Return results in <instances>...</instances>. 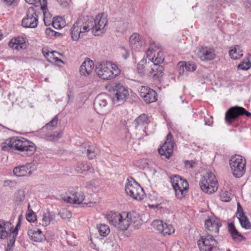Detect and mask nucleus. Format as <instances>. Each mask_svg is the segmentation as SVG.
Instances as JSON below:
<instances>
[{
  "label": "nucleus",
  "mask_w": 251,
  "mask_h": 251,
  "mask_svg": "<svg viewBox=\"0 0 251 251\" xmlns=\"http://www.w3.org/2000/svg\"><path fill=\"white\" fill-rule=\"evenodd\" d=\"M106 18L103 14H99L95 19L90 17L87 20L85 18L78 19L71 28L72 39L77 41L80 34L91 30L95 36H100L106 31L107 24Z\"/></svg>",
  "instance_id": "obj_1"
},
{
  "label": "nucleus",
  "mask_w": 251,
  "mask_h": 251,
  "mask_svg": "<svg viewBox=\"0 0 251 251\" xmlns=\"http://www.w3.org/2000/svg\"><path fill=\"white\" fill-rule=\"evenodd\" d=\"M106 219L109 224L120 230H126L131 224L137 228L142 225L139 214L135 211L122 214L111 212L106 215Z\"/></svg>",
  "instance_id": "obj_2"
},
{
  "label": "nucleus",
  "mask_w": 251,
  "mask_h": 251,
  "mask_svg": "<svg viewBox=\"0 0 251 251\" xmlns=\"http://www.w3.org/2000/svg\"><path fill=\"white\" fill-rule=\"evenodd\" d=\"M2 150L8 151L14 149L20 151L19 154L23 156H29L35 152L36 147L35 145L25 138L18 139L13 137L7 140L2 144Z\"/></svg>",
  "instance_id": "obj_3"
},
{
  "label": "nucleus",
  "mask_w": 251,
  "mask_h": 251,
  "mask_svg": "<svg viewBox=\"0 0 251 251\" xmlns=\"http://www.w3.org/2000/svg\"><path fill=\"white\" fill-rule=\"evenodd\" d=\"M199 184L201 190L209 194L215 192L218 187V181L215 175L211 172L206 173L201 177Z\"/></svg>",
  "instance_id": "obj_4"
},
{
  "label": "nucleus",
  "mask_w": 251,
  "mask_h": 251,
  "mask_svg": "<svg viewBox=\"0 0 251 251\" xmlns=\"http://www.w3.org/2000/svg\"><path fill=\"white\" fill-rule=\"evenodd\" d=\"M172 186L175 191L177 199L182 200L186 195L189 188L187 180L179 176H173L170 177Z\"/></svg>",
  "instance_id": "obj_5"
},
{
  "label": "nucleus",
  "mask_w": 251,
  "mask_h": 251,
  "mask_svg": "<svg viewBox=\"0 0 251 251\" xmlns=\"http://www.w3.org/2000/svg\"><path fill=\"white\" fill-rule=\"evenodd\" d=\"M246 160L242 156L235 155L230 158L229 164L234 176L241 177L246 172Z\"/></svg>",
  "instance_id": "obj_6"
},
{
  "label": "nucleus",
  "mask_w": 251,
  "mask_h": 251,
  "mask_svg": "<svg viewBox=\"0 0 251 251\" xmlns=\"http://www.w3.org/2000/svg\"><path fill=\"white\" fill-rule=\"evenodd\" d=\"M125 191L127 195L134 199L141 201L144 199L145 193L141 186L134 179H127Z\"/></svg>",
  "instance_id": "obj_7"
},
{
  "label": "nucleus",
  "mask_w": 251,
  "mask_h": 251,
  "mask_svg": "<svg viewBox=\"0 0 251 251\" xmlns=\"http://www.w3.org/2000/svg\"><path fill=\"white\" fill-rule=\"evenodd\" d=\"M245 115L247 117L251 116V113L247 111L245 108L235 106L229 108L226 113L225 120L230 125L232 121L236 119L239 116Z\"/></svg>",
  "instance_id": "obj_8"
},
{
  "label": "nucleus",
  "mask_w": 251,
  "mask_h": 251,
  "mask_svg": "<svg viewBox=\"0 0 251 251\" xmlns=\"http://www.w3.org/2000/svg\"><path fill=\"white\" fill-rule=\"evenodd\" d=\"M215 236L207 234L201 237L198 241L200 251H212L217 247L218 242L214 238Z\"/></svg>",
  "instance_id": "obj_9"
},
{
  "label": "nucleus",
  "mask_w": 251,
  "mask_h": 251,
  "mask_svg": "<svg viewBox=\"0 0 251 251\" xmlns=\"http://www.w3.org/2000/svg\"><path fill=\"white\" fill-rule=\"evenodd\" d=\"M38 23V16L33 7L28 8L26 16L22 22V25L27 28H34L37 26Z\"/></svg>",
  "instance_id": "obj_10"
},
{
  "label": "nucleus",
  "mask_w": 251,
  "mask_h": 251,
  "mask_svg": "<svg viewBox=\"0 0 251 251\" xmlns=\"http://www.w3.org/2000/svg\"><path fill=\"white\" fill-rule=\"evenodd\" d=\"M175 142L173 140V136L169 132L166 137V141L164 144L158 149L159 153L161 156H164L167 159H169L173 152Z\"/></svg>",
  "instance_id": "obj_11"
},
{
  "label": "nucleus",
  "mask_w": 251,
  "mask_h": 251,
  "mask_svg": "<svg viewBox=\"0 0 251 251\" xmlns=\"http://www.w3.org/2000/svg\"><path fill=\"white\" fill-rule=\"evenodd\" d=\"M71 195L62 197L67 203L80 204L84 200V195L83 192L77 189L70 192Z\"/></svg>",
  "instance_id": "obj_12"
},
{
  "label": "nucleus",
  "mask_w": 251,
  "mask_h": 251,
  "mask_svg": "<svg viewBox=\"0 0 251 251\" xmlns=\"http://www.w3.org/2000/svg\"><path fill=\"white\" fill-rule=\"evenodd\" d=\"M204 226L207 234L216 237L219 234V228L222 226V224L217 219H208L205 221Z\"/></svg>",
  "instance_id": "obj_13"
},
{
  "label": "nucleus",
  "mask_w": 251,
  "mask_h": 251,
  "mask_svg": "<svg viewBox=\"0 0 251 251\" xmlns=\"http://www.w3.org/2000/svg\"><path fill=\"white\" fill-rule=\"evenodd\" d=\"M113 89L114 95L113 97V100L114 102L117 101L123 103L129 96L127 89L120 83L115 85Z\"/></svg>",
  "instance_id": "obj_14"
},
{
  "label": "nucleus",
  "mask_w": 251,
  "mask_h": 251,
  "mask_svg": "<svg viewBox=\"0 0 251 251\" xmlns=\"http://www.w3.org/2000/svg\"><path fill=\"white\" fill-rule=\"evenodd\" d=\"M152 225L155 229L158 231L159 233L163 235H169L175 232V229L172 225H168L159 220L153 221L152 223Z\"/></svg>",
  "instance_id": "obj_15"
},
{
  "label": "nucleus",
  "mask_w": 251,
  "mask_h": 251,
  "mask_svg": "<svg viewBox=\"0 0 251 251\" xmlns=\"http://www.w3.org/2000/svg\"><path fill=\"white\" fill-rule=\"evenodd\" d=\"M139 91L140 97L143 98L147 103L154 102L157 100V94L153 89L142 86L139 88Z\"/></svg>",
  "instance_id": "obj_16"
},
{
  "label": "nucleus",
  "mask_w": 251,
  "mask_h": 251,
  "mask_svg": "<svg viewBox=\"0 0 251 251\" xmlns=\"http://www.w3.org/2000/svg\"><path fill=\"white\" fill-rule=\"evenodd\" d=\"M34 170V165L32 163H27L15 167L13 169V172L16 176L21 177L30 175Z\"/></svg>",
  "instance_id": "obj_17"
},
{
  "label": "nucleus",
  "mask_w": 251,
  "mask_h": 251,
  "mask_svg": "<svg viewBox=\"0 0 251 251\" xmlns=\"http://www.w3.org/2000/svg\"><path fill=\"white\" fill-rule=\"evenodd\" d=\"M96 72L99 77L102 79L113 78V74L107 65L106 62L100 64L97 67Z\"/></svg>",
  "instance_id": "obj_18"
},
{
  "label": "nucleus",
  "mask_w": 251,
  "mask_h": 251,
  "mask_svg": "<svg viewBox=\"0 0 251 251\" xmlns=\"http://www.w3.org/2000/svg\"><path fill=\"white\" fill-rule=\"evenodd\" d=\"M80 151L82 153H85L90 159H95L100 153V150L95 145L82 144L80 147Z\"/></svg>",
  "instance_id": "obj_19"
},
{
  "label": "nucleus",
  "mask_w": 251,
  "mask_h": 251,
  "mask_svg": "<svg viewBox=\"0 0 251 251\" xmlns=\"http://www.w3.org/2000/svg\"><path fill=\"white\" fill-rule=\"evenodd\" d=\"M236 214L241 226L246 229L251 228V223L247 217L245 215L243 209L239 202L237 203V211Z\"/></svg>",
  "instance_id": "obj_20"
},
{
  "label": "nucleus",
  "mask_w": 251,
  "mask_h": 251,
  "mask_svg": "<svg viewBox=\"0 0 251 251\" xmlns=\"http://www.w3.org/2000/svg\"><path fill=\"white\" fill-rule=\"evenodd\" d=\"M13 226L9 222L0 221V239H5L10 237Z\"/></svg>",
  "instance_id": "obj_21"
},
{
  "label": "nucleus",
  "mask_w": 251,
  "mask_h": 251,
  "mask_svg": "<svg viewBox=\"0 0 251 251\" xmlns=\"http://www.w3.org/2000/svg\"><path fill=\"white\" fill-rule=\"evenodd\" d=\"M94 70V63L89 58H87L80 67L81 75L87 76L91 74Z\"/></svg>",
  "instance_id": "obj_22"
},
{
  "label": "nucleus",
  "mask_w": 251,
  "mask_h": 251,
  "mask_svg": "<svg viewBox=\"0 0 251 251\" xmlns=\"http://www.w3.org/2000/svg\"><path fill=\"white\" fill-rule=\"evenodd\" d=\"M129 44L132 47H142L145 46V40L139 34L134 33L130 37Z\"/></svg>",
  "instance_id": "obj_23"
},
{
  "label": "nucleus",
  "mask_w": 251,
  "mask_h": 251,
  "mask_svg": "<svg viewBox=\"0 0 251 251\" xmlns=\"http://www.w3.org/2000/svg\"><path fill=\"white\" fill-rule=\"evenodd\" d=\"M108 96L105 94L98 95L95 100L94 105L95 108L98 110H100L105 107L107 104Z\"/></svg>",
  "instance_id": "obj_24"
},
{
  "label": "nucleus",
  "mask_w": 251,
  "mask_h": 251,
  "mask_svg": "<svg viewBox=\"0 0 251 251\" xmlns=\"http://www.w3.org/2000/svg\"><path fill=\"white\" fill-rule=\"evenodd\" d=\"M198 56L202 61H208L213 59L215 58L214 51L209 49L201 48L198 54Z\"/></svg>",
  "instance_id": "obj_25"
},
{
  "label": "nucleus",
  "mask_w": 251,
  "mask_h": 251,
  "mask_svg": "<svg viewBox=\"0 0 251 251\" xmlns=\"http://www.w3.org/2000/svg\"><path fill=\"white\" fill-rule=\"evenodd\" d=\"M27 234L31 240L35 242H41L44 237L42 232L38 229H29L27 231Z\"/></svg>",
  "instance_id": "obj_26"
},
{
  "label": "nucleus",
  "mask_w": 251,
  "mask_h": 251,
  "mask_svg": "<svg viewBox=\"0 0 251 251\" xmlns=\"http://www.w3.org/2000/svg\"><path fill=\"white\" fill-rule=\"evenodd\" d=\"M54 220L55 215L52 212L47 211L43 213L42 219L40 224L42 225L43 226H47Z\"/></svg>",
  "instance_id": "obj_27"
},
{
  "label": "nucleus",
  "mask_w": 251,
  "mask_h": 251,
  "mask_svg": "<svg viewBox=\"0 0 251 251\" xmlns=\"http://www.w3.org/2000/svg\"><path fill=\"white\" fill-rule=\"evenodd\" d=\"M160 64H152L150 67H151V71L150 74L153 75L154 77L159 78L163 75V67L160 65Z\"/></svg>",
  "instance_id": "obj_28"
},
{
  "label": "nucleus",
  "mask_w": 251,
  "mask_h": 251,
  "mask_svg": "<svg viewBox=\"0 0 251 251\" xmlns=\"http://www.w3.org/2000/svg\"><path fill=\"white\" fill-rule=\"evenodd\" d=\"M149 117L145 114H142L138 117L134 121L133 124L136 127L143 126L149 123Z\"/></svg>",
  "instance_id": "obj_29"
},
{
  "label": "nucleus",
  "mask_w": 251,
  "mask_h": 251,
  "mask_svg": "<svg viewBox=\"0 0 251 251\" xmlns=\"http://www.w3.org/2000/svg\"><path fill=\"white\" fill-rule=\"evenodd\" d=\"M149 64V62L147 63V59H142L137 64V70L138 73L141 75H144L147 69V66H148Z\"/></svg>",
  "instance_id": "obj_30"
},
{
  "label": "nucleus",
  "mask_w": 251,
  "mask_h": 251,
  "mask_svg": "<svg viewBox=\"0 0 251 251\" xmlns=\"http://www.w3.org/2000/svg\"><path fill=\"white\" fill-rule=\"evenodd\" d=\"M76 171L79 173H82L84 171L94 172V169L91 166L85 162L79 163L76 168Z\"/></svg>",
  "instance_id": "obj_31"
},
{
  "label": "nucleus",
  "mask_w": 251,
  "mask_h": 251,
  "mask_svg": "<svg viewBox=\"0 0 251 251\" xmlns=\"http://www.w3.org/2000/svg\"><path fill=\"white\" fill-rule=\"evenodd\" d=\"M8 45L10 47H13L14 45L20 46V47H22V45L26 46L25 38L20 36L13 38L9 42Z\"/></svg>",
  "instance_id": "obj_32"
},
{
  "label": "nucleus",
  "mask_w": 251,
  "mask_h": 251,
  "mask_svg": "<svg viewBox=\"0 0 251 251\" xmlns=\"http://www.w3.org/2000/svg\"><path fill=\"white\" fill-rule=\"evenodd\" d=\"M63 134L61 130L59 131L54 132L53 133H48L46 134L45 138L47 141H57L60 139Z\"/></svg>",
  "instance_id": "obj_33"
},
{
  "label": "nucleus",
  "mask_w": 251,
  "mask_h": 251,
  "mask_svg": "<svg viewBox=\"0 0 251 251\" xmlns=\"http://www.w3.org/2000/svg\"><path fill=\"white\" fill-rule=\"evenodd\" d=\"M65 24V21L61 17L53 18L52 20V25L56 29H60L64 27Z\"/></svg>",
  "instance_id": "obj_34"
},
{
  "label": "nucleus",
  "mask_w": 251,
  "mask_h": 251,
  "mask_svg": "<svg viewBox=\"0 0 251 251\" xmlns=\"http://www.w3.org/2000/svg\"><path fill=\"white\" fill-rule=\"evenodd\" d=\"M25 191L23 189H19L16 191L14 194L15 201L18 204H21L25 199Z\"/></svg>",
  "instance_id": "obj_35"
},
{
  "label": "nucleus",
  "mask_w": 251,
  "mask_h": 251,
  "mask_svg": "<svg viewBox=\"0 0 251 251\" xmlns=\"http://www.w3.org/2000/svg\"><path fill=\"white\" fill-rule=\"evenodd\" d=\"M241 48H233L229 51V55L233 59H238L243 56Z\"/></svg>",
  "instance_id": "obj_36"
},
{
  "label": "nucleus",
  "mask_w": 251,
  "mask_h": 251,
  "mask_svg": "<svg viewBox=\"0 0 251 251\" xmlns=\"http://www.w3.org/2000/svg\"><path fill=\"white\" fill-rule=\"evenodd\" d=\"M151 59V63L161 64L164 60V56L162 51H159L156 55L154 54L153 56Z\"/></svg>",
  "instance_id": "obj_37"
},
{
  "label": "nucleus",
  "mask_w": 251,
  "mask_h": 251,
  "mask_svg": "<svg viewBox=\"0 0 251 251\" xmlns=\"http://www.w3.org/2000/svg\"><path fill=\"white\" fill-rule=\"evenodd\" d=\"M42 52L45 57L50 62H51L55 59L54 53H58L55 51L48 50V48H43Z\"/></svg>",
  "instance_id": "obj_38"
},
{
  "label": "nucleus",
  "mask_w": 251,
  "mask_h": 251,
  "mask_svg": "<svg viewBox=\"0 0 251 251\" xmlns=\"http://www.w3.org/2000/svg\"><path fill=\"white\" fill-rule=\"evenodd\" d=\"M228 230L233 239H236L239 237H241V234L236 229L234 224L232 223L228 224Z\"/></svg>",
  "instance_id": "obj_39"
},
{
  "label": "nucleus",
  "mask_w": 251,
  "mask_h": 251,
  "mask_svg": "<svg viewBox=\"0 0 251 251\" xmlns=\"http://www.w3.org/2000/svg\"><path fill=\"white\" fill-rule=\"evenodd\" d=\"M97 228L100 234L102 236H107L110 232L109 226L105 224H101L98 226Z\"/></svg>",
  "instance_id": "obj_40"
},
{
  "label": "nucleus",
  "mask_w": 251,
  "mask_h": 251,
  "mask_svg": "<svg viewBox=\"0 0 251 251\" xmlns=\"http://www.w3.org/2000/svg\"><path fill=\"white\" fill-rule=\"evenodd\" d=\"M23 217L22 215H20L18 217V221L17 223L16 226L14 229L11 230V233L10 236H13L17 237L18 234V231L19 229L20 228L21 226V221L23 220Z\"/></svg>",
  "instance_id": "obj_41"
},
{
  "label": "nucleus",
  "mask_w": 251,
  "mask_h": 251,
  "mask_svg": "<svg viewBox=\"0 0 251 251\" xmlns=\"http://www.w3.org/2000/svg\"><path fill=\"white\" fill-rule=\"evenodd\" d=\"M107 65L108 66L111 67L112 70V72L113 74V78H114L116 76L118 75L120 73V70L119 69L117 65L114 63H112L110 61H106Z\"/></svg>",
  "instance_id": "obj_42"
},
{
  "label": "nucleus",
  "mask_w": 251,
  "mask_h": 251,
  "mask_svg": "<svg viewBox=\"0 0 251 251\" xmlns=\"http://www.w3.org/2000/svg\"><path fill=\"white\" fill-rule=\"evenodd\" d=\"M177 69L178 72L180 75H185L186 71V62L181 61L179 62L177 65Z\"/></svg>",
  "instance_id": "obj_43"
},
{
  "label": "nucleus",
  "mask_w": 251,
  "mask_h": 251,
  "mask_svg": "<svg viewBox=\"0 0 251 251\" xmlns=\"http://www.w3.org/2000/svg\"><path fill=\"white\" fill-rule=\"evenodd\" d=\"M58 215L64 220L69 219L72 217L71 212L66 209H62L58 213Z\"/></svg>",
  "instance_id": "obj_44"
},
{
  "label": "nucleus",
  "mask_w": 251,
  "mask_h": 251,
  "mask_svg": "<svg viewBox=\"0 0 251 251\" xmlns=\"http://www.w3.org/2000/svg\"><path fill=\"white\" fill-rule=\"evenodd\" d=\"M231 195V193L227 191H223L220 194L221 199L223 201H229L230 200Z\"/></svg>",
  "instance_id": "obj_45"
},
{
  "label": "nucleus",
  "mask_w": 251,
  "mask_h": 251,
  "mask_svg": "<svg viewBox=\"0 0 251 251\" xmlns=\"http://www.w3.org/2000/svg\"><path fill=\"white\" fill-rule=\"evenodd\" d=\"M16 237L13 236H10V237L8 238V241L7 242V248L5 251H12V247L14 245Z\"/></svg>",
  "instance_id": "obj_46"
},
{
  "label": "nucleus",
  "mask_w": 251,
  "mask_h": 251,
  "mask_svg": "<svg viewBox=\"0 0 251 251\" xmlns=\"http://www.w3.org/2000/svg\"><path fill=\"white\" fill-rule=\"evenodd\" d=\"M197 69V66L193 62H186V72H194Z\"/></svg>",
  "instance_id": "obj_47"
},
{
  "label": "nucleus",
  "mask_w": 251,
  "mask_h": 251,
  "mask_svg": "<svg viewBox=\"0 0 251 251\" xmlns=\"http://www.w3.org/2000/svg\"><path fill=\"white\" fill-rule=\"evenodd\" d=\"M57 122L58 118L57 116H55L51 121L43 127V129H47L49 126L55 127L57 126Z\"/></svg>",
  "instance_id": "obj_48"
},
{
  "label": "nucleus",
  "mask_w": 251,
  "mask_h": 251,
  "mask_svg": "<svg viewBox=\"0 0 251 251\" xmlns=\"http://www.w3.org/2000/svg\"><path fill=\"white\" fill-rule=\"evenodd\" d=\"M251 67V63L250 61L243 62L239 64L238 66V68L242 70H247Z\"/></svg>",
  "instance_id": "obj_49"
},
{
  "label": "nucleus",
  "mask_w": 251,
  "mask_h": 251,
  "mask_svg": "<svg viewBox=\"0 0 251 251\" xmlns=\"http://www.w3.org/2000/svg\"><path fill=\"white\" fill-rule=\"evenodd\" d=\"M41 9L43 11L44 17H49L48 10L47 8V0H43V3H42Z\"/></svg>",
  "instance_id": "obj_50"
},
{
  "label": "nucleus",
  "mask_w": 251,
  "mask_h": 251,
  "mask_svg": "<svg viewBox=\"0 0 251 251\" xmlns=\"http://www.w3.org/2000/svg\"><path fill=\"white\" fill-rule=\"evenodd\" d=\"M27 3L30 4L35 5L36 7L39 6L41 7L43 0H25Z\"/></svg>",
  "instance_id": "obj_51"
},
{
  "label": "nucleus",
  "mask_w": 251,
  "mask_h": 251,
  "mask_svg": "<svg viewBox=\"0 0 251 251\" xmlns=\"http://www.w3.org/2000/svg\"><path fill=\"white\" fill-rule=\"evenodd\" d=\"M205 125L208 126H212L213 123V117L207 114L204 117Z\"/></svg>",
  "instance_id": "obj_52"
},
{
  "label": "nucleus",
  "mask_w": 251,
  "mask_h": 251,
  "mask_svg": "<svg viewBox=\"0 0 251 251\" xmlns=\"http://www.w3.org/2000/svg\"><path fill=\"white\" fill-rule=\"evenodd\" d=\"M26 219L29 222H33L36 220V216L32 211L26 214Z\"/></svg>",
  "instance_id": "obj_53"
},
{
  "label": "nucleus",
  "mask_w": 251,
  "mask_h": 251,
  "mask_svg": "<svg viewBox=\"0 0 251 251\" xmlns=\"http://www.w3.org/2000/svg\"><path fill=\"white\" fill-rule=\"evenodd\" d=\"M123 52L121 53L122 54L123 57L125 59H126L129 56L130 50L126 48H123Z\"/></svg>",
  "instance_id": "obj_54"
},
{
  "label": "nucleus",
  "mask_w": 251,
  "mask_h": 251,
  "mask_svg": "<svg viewBox=\"0 0 251 251\" xmlns=\"http://www.w3.org/2000/svg\"><path fill=\"white\" fill-rule=\"evenodd\" d=\"M49 17H44L43 20L45 25L46 26L50 25V24H52L51 17L50 14H48Z\"/></svg>",
  "instance_id": "obj_55"
},
{
  "label": "nucleus",
  "mask_w": 251,
  "mask_h": 251,
  "mask_svg": "<svg viewBox=\"0 0 251 251\" xmlns=\"http://www.w3.org/2000/svg\"><path fill=\"white\" fill-rule=\"evenodd\" d=\"M154 50L153 48H148V49L146 51V55L147 57L149 58V59L151 61L150 59H151L153 56H152V53L154 52Z\"/></svg>",
  "instance_id": "obj_56"
},
{
  "label": "nucleus",
  "mask_w": 251,
  "mask_h": 251,
  "mask_svg": "<svg viewBox=\"0 0 251 251\" xmlns=\"http://www.w3.org/2000/svg\"><path fill=\"white\" fill-rule=\"evenodd\" d=\"M195 163L192 161L186 160L184 162L185 167L186 169L192 168L194 167Z\"/></svg>",
  "instance_id": "obj_57"
},
{
  "label": "nucleus",
  "mask_w": 251,
  "mask_h": 251,
  "mask_svg": "<svg viewBox=\"0 0 251 251\" xmlns=\"http://www.w3.org/2000/svg\"><path fill=\"white\" fill-rule=\"evenodd\" d=\"M67 96L68 98V103H71L73 100L74 96L71 91L68 92Z\"/></svg>",
  "instance_id": "obj_58"
},
{
  "label": "nucleus",
  "mask_w": 251,
  "mask_h": 251,
  "mask_svg": "<svg viewBox=\"0 0 251 251\" xmlns=\"http://www.w3.org/2000/svg\"><path fill=\"white\" fill-rule=\"evenodd\" d=\"M4 183L7 185L10 186H12L16 183L14 181H12L10 180H7L4 181Z\"/></svg>",
  "instance_id": "obj_59"
},
{
  "label": "nucleus",
  "mask_w": 251,
  "mask_h": 251,
  "mask_svg": "<svg viewBox=\"0 0 251 251\" xmlns=\"http://www.w3.org/2000/svg\"><path fill=\"white\" fill-rule=\"evenodd\" d=\"M15 0H2L7 5H11Z\"/></svg>",
  "instance_id": "obj_60"
},
{
  "label": "nucleus",
  "mask_w": 251,
  "mask_h": 251,
  "mask_svg": "<svg viewBox=\"0 0 251 251\" xmlns=\"http://www.w3.org/2000/svg\"><path fill=\"white\" fill-rule=\"evenodd\" d=\"M46 33L48 34H50V33H54V31L52 30L50 28H47L46 29Z\"/></svg>",
  "instance_id": "obj_61"
},
{
  "label": "nucleus",
  "mask_w": 251,
  "mask_h": 251,
  "mask_svg": "<svg viewBox=\"0 0 251 251\" xmlns=\"http://www.w3.org/2000/svg\"><path fill=\"white\" fill-rule=\"evenodd\" d=\"M150 46H155V47H156L157 45H156V44L155 42L153 41L151 43Z\"/></svg>",
  "instance_id": "obj_62"
},
{
  "label": "nucleus",
  "mask_w": 251,
  "mask_h": 251,
  "mask_svg": "<svg viewBox=\"0 0 251 251\" xmlns=\"http://www.w3.org/2000/svg\"><path fill=\"white\" fill-rule=\"evenodd\" d=\"M2 37V34L0 33V40H1Z\"/></svg>",
  "instance_id": "obj_63"
},
{
  "label": "nucleus",
  "mask_w": 251,
  "mask_h": 251,
  "mask_svg": "<svg viewBox=\"0 0 251 251\" xmlns=\"http://www.w3.org/2000/svg\"><path fill=\"white\" fill-rule=\"evenodd\" d=\"M149 206H150V207H151V208H153L154 207L153 205H150Z\"/></svg>",
  "instance_id": "obj_64"
}]
</instances>
